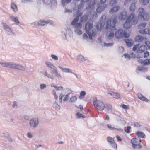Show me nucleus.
<instances>
[{"instance_id": "nucleus-24", "label": "nucleus", "mask_w": 150, "mask_h": 150, "mask_svg": "<svg viewBox=\"0 0 150 150\" xmlns=\"http://www.w3.org/2000/svg\"><path fill=\"white\" fill-rule=\"evenodd\" d=\"M45 64L49 68L52 69L56 68L54 65L49 62L46 61L45 62Z\"/></svg>"}, {"instance_id": "nucleus-36", "label": "nucleus", "mask_w": 150, "mask_h": 150, "mask_svg": "<svg viewBox=\"0 0 150 150\" xmlns=\"http://www.w3.org/2000/svg\"><path fill=\"white\" fill-rule=\"evenodd\" d=\"M76 116L78 118H84L85 117L84 115L81 114L80 112L76 113Z\"/></svg>"}, {"instance_id": "nucleus-26", "label": "nucleus", "mask_w": 150, "mask_h": 150, "mask_svg": "<svg viewBox=\"0 0 150 150\" xmlns=\"http://www.w3.org/2000/svg\"><path fill=\"white\" fill-rule=\"evenodd\" d=\"M58 67L62 71L64 72L67 73V72H70L72 73V71L71 70L68 68H63L61 67L60 66H59Z\"/></svg>"}, {"instance_id": "nucleus-23", "label": "nucleus", "mask_w": 150, "mask_h": 150, "mask_svg": "<svg viewBox=\"0 0 150 150\" xmlns=\"http://www.w3.org/2000/svg\"><path fill=\"white\" fill-rule=\"evenodd\" d=\"M136 135L138 136V137L144 138L146 137V135L144 133L142 132L137 131L136 133Z\"/></svg>"}, {"instance_id": "nucleus-2", "label": "nucleus", "mask_w": 150, "mask_h": 150, "mask_svg": "<svg viewBox=\"0 0 150 150\" xmlns=\"http://www.w3.org/2000/svg\"><path fill=\"white\" fill-rule=\"evenodd\" d=\"M138 21V19L136 16H135V14L134 13H132L129 15L124 24L123 27L126 29H129L131 27L130 23L132 25H134L137 23Z\"/></svg>"}, {"instance_id": "nucleus-41", "label": "nucleus", "mask_w": 150, "mask_h": 150, "mask_svg": "<svg viewBox=\"0 0 150 150\" xmlns=\"http://www.w3.org/2000/svg\"><path fill=\"white\" fill-rule=\"evenodd\" d=\"M79 21V19L78 18H76L74 19L71 23V25H75L77 23V22Z\"/></svg>"}, {"instance_id": "nucleus-16", "label": "nucleus", "mask_w": 150, "mask_h": 150, "mask_svg": "<svg viewBox=\"0 0 150 150\" xmlns=\"http://www.w3.org/2000/svg\"><path fill=\"white\" fill-rule=\"evenodd\" d=\"M139 17L141 20L147 21L149 19V16L148 13H145L143 14L142 16H140Z\"/></svg>"}, {"instance_id": "nucleus-20", "label": "nucleus", "mask_w": 150, "mask_h": 150, "mask_svg": "<svg viewBox=\"0 0 150 150\" xmlns=\"http://www.w3.org/2000/svg\"><path fill=\"white\" fill-rule=\"evenodd\" d=\"M107 126L108 127L110 130H113L114 129L117 130L118 131H120V132H123V130L121 128H116L114 127H112V125H111L108 124L107 125Z\"/></svg>"}, {"instance_id": "nucleus-48", "label": "nucleus", "mask_w": 150, "mask_h": 150, "mask_svg": "<svg viewBox=\"0 0 150 150\" xmlns=\"http://www.w3.org/2000/svg\"><path fill=\"white\" fill-rule=\"evenodd\" d=\"M131 129V127L129 126H128L127 129L125 130V132L129 134L130 133V130Z\"/></svg>"}, {"instance_id": "nucleus-62", "label": "nucleus", "mask_w": 150, "mask_h": 150, "mask_svg": "<svg viewBox=\"0 0 150 150\" xmlns=\"http://www.w3.org/2000/svg\"><path fill=\"white\" fill-rule=\"evenodd\" d=\"M22 3H26L27 2H30L33 1L32 0H21Z\"/></svg>"}, {"instance_id": "nucleus-46", "label": "nucleus", "mask_w": 150, "mask_h": 150, "mask_svg": "<svg viewBox=\"0 0 150 150\" xmlns=\"http://www.w3.org/2000/svg\"><path fill=\"white\" fill-rule=\"evenodd\" d=\"M74 26L77 29H81L82 27V25L80 23H78Z\"/></svg>"}, {"instance_id": "nucleus-8", "label": "nucleus", "mask_w": 150, "mask_h": 150, "mask_svg": "<svg viewBox=\"0 0 150 150\" xmlns=\"http://www.w3.org/2000/svg\"><path fill=\"white\" fill-rule=\"evenodd\" d=\"M39 123V120L38 118H34L31 119L29 122L30 126L33 128H35L38 125Z\"/></svg>"}, {"instance_id": "nucleus-51", "label": "nucleus", "mask_w": 150, "mask_h": 150, "mask_svg": "<svg viewBox=\"0 0 150 150\" xmlns=\"http://www.w3.org/2000/svg\"><path fill=\"white\" fill-rule=\"evenodd\" d=\"M113 45V43H107L105 42H104V46H106L107 47L112 46Z\"/></svg>"}, {"instance_id": "nucleus-57", "label": "nucleus", "mask_w": 150, "mask_h": 150, "mask_svg": "<svg viewBox=\"0 0 150 150\" xmlns=\"http://www.w3.org/2000/svg\"><path fill=\"white\" fill-rule=\"evenodd\" d=\"M46 85L44 84H42L40 85V88L41 90H43L46 87Z\"/></svg>"}, {"instance_id": "nucleus-60", "label": "nucleus", "mask_w": 150, "mask_h": 150, "mask_svg": "<svg viewBox=\"0 0 150 150\" xmlns=\"http://www.w3.org/2000/svg\"><path fill=\"white\" fill-rule=\"evenodd\" d=\"M111 145H112V147L114 148H115V147L117 148V144L115 143V142L114 140L113 142H112V143L111 144Z\"/></svg>"}, {"instance_id": "nucleus-32", "label": "nucleus", "mask_w": 150, "mask_h": 150, "mask_svg": "<svg viewBox=\"0 0 150 150\" xmlns=\"http://www.w3.org/2000/svg\"><path fill=\"white\" fill-rule=\"evenodd\" d=\"M11 8L12 9L14 12L17 11L18 10L17 6L14 3H11Z\"/></svg>"}, {"instance_id": "nucleus-55", "label": "nucleus", "mask_w": 150, "mask_h": 150, "mask_svg": "<svg viewBox=\"0 0 150 150\" xmlns=\"http://www.w3.org/2000/svg\"><path fill=\"white\" fill-rule=\"evenodd\" d=\"M51 58L55 60H58V57L56 55L54 54H52L51 55Z\"/></svg>"}, {"instance_id": "nucleus-17", "label": "nucleus", "mask_w": 150, "mask_h": 150, "mask_svg": "<svg viewBox=\"0 0 150 150\" xmlns=\"http://www.w3.org/2000/svg\"><path fill=\"white\" fill-rule=\"evenodd\" d=\"M119 8V6H116L111 8L109 12L111 14H113L117 11Z\"/></svg>"}, {"instance_id": "nucleus-44", "label": "nucleus", "mask_w": 150, "mask_h": 150, "mask_svg": "<svg viewBox=\"0 0 150 150\" xmlns=\"http://www.w3.org/2000/svg\"><path fill=\"white\" fill-rule=\"evenodd\" d=\"M7 67L14 69V66L15 64L12 63L8 62Z\"/></svg>"}, {"instance_id": "nucleus-15", "label": "nucleus", "mask_w": 150, "mask_h": 150, "mask_svg": "<svg viewBox=\"0 0 150 150\" xmlns=\"http://www.w3.org/2000/svg\"><path fill=\"white\" fill-rule=\"evenodd\" d=\"M127 17V13L125 11H122L120 14L119 18L121 20H125Z\"/></svg>"}, {"instance_id": "nucleus-19", "label": "nucleus", "mask_w": 150, "mask_h": 150, "mask_svg": "<svg viewBox=\"0 0 150 150\" xmlns=\"http://www.w3.org/2000/svg\"><path fill=\"white\" fill-rule=\"evenodd\" d=\"M135 3L134 1H132L131 4L130 5L129 7V10L130 11L132 12V13H134L136 8Z\"/></svg>"}, {"instance_id": "nucleus-58", "label": "nucleus", "mask_w": 150, "mask_h": 150, "mask_svg": "<svg viewBox=\"0 0 150 150\" xmlns=\"http://www.w3.org/2000/svg\"><path fill=\"white\" fill-rule=\"evenodd\" d=\"M80 11L78 10L77 14V17L76 18H78L79 19V17H80L82 15V13H80Z\"/></svg>"}, {"instance_id": "nucleus-31", "label": "nucleus", "mask_w": 150, "mask_h": 150, "mask_svg": "<svg viewBox=\"0 0 150 150\" xmlns=\"http://www.w3.org/2000/svg\"><path fill=\"white\" fill-rule=\"evenodd\" d=\"M114 34L113 32H110L109 33V35L107 36V39L110 40V41L112 40L114 37Z\"/></svg>"}, {"instance_id": "nucleus-18", "label": "nucleus", "mask_w": 150, "mask_h": 150, "mask_svg": "<svg viewBox=\"0 0 150 150\" xmlns=\"http://www.w3.org/2000/svg\"><path fill=\"white\" fill-rule=\"evenodd\" d=\"M14 69H16L25 71V68L22 65L15 64Z\"/></svg>"}, {"instance_id": "nucleus-10", "label": "nucleus", "mask_w": 150, "mask_h": 150, "mask_svg": "<svg viewBox=\"0 0 150 150\" xmlns=\"http://www.w3.org/2000/svg\"><path fill=\"white\" fill-rule=\"evenodd\" d=\"M124 31L122 29H121L117 30L115 33L116 37L118 39L123 37Z\"/></svg>"}, {"instance_id": "nucleus-53", "label": "nucleus", "mask_w": 150, "mask_h": 150, "mask_svg": "<svg viewBox=\"0 0 150 150\" xmlns=\"http://www.w3.org/2000/svg\"><path fill=\"white\" fill-rule=\"evenodd\" d=\"M107 140L111 144L112 142L114 141V140L112 139L111 137H108L107 138Z\"/></svg>"}, {"instance_id": "nucleus-47", "label": "nucleus", "mask_w": 150, "mask_h": 150, "mask_svg": "<svg viewBox=\"0 0 150 150\" xmlns=\"http://www.w3.org/2000/svg\"><path fill=\"white\" fill-rule=\"evenodd\" d=\"M53 107L56 109H60V106L58 104L57 102H55L53 104Z\"/></svg>"}, {"instance_id": "nucleus-43", "label": "nucleus", "mask_w": 150, "mask_h": 150, "mask_svg": "<svg viewBox=\"0 0 150 150\" xmlns=\"http://www.w3.org/2000/svg\"><path fill=\"white\" fill-rule=\"evenodd\" d=\"M117 3L116 0H111L109 3V5L111 6L115 5Z\"/></svg>"}, {"instance_id": "nucleus-1", "label": "nucleus", "mask_w": 150, "mask_h": 150, "mask_svg": "<svg viewBox=\"0 0 150 150\" xmlns=\"http://www.w3.org/2000/svg\"><path fill=\"white\" fill-rule=\"evenodd\" d=\"M106 16H102L100 18V22H98L96 25V28L98 30H100L102 28H105L108 30H110L113 31L116 29L115 24L117 20L114 18L112 21L108 20L106 19Z\"/></svg>"}, {"instance_id": "nucleus-5", "label": "nucleus", "mask_w": 150, "mask_h": 150, "mask_svg": "<svg viewBox=\"0 0 150 150\" xmlns=\"http://www.w3.org/2000/svg\"><path fill=\"white\" fill-rule=\"evenodd\" d=\"M93 104L94 107L99 110L102 111L104 109L105 104L103 102L96 100L93 101Z\"/></svg>"}, {"instance_id": "nucleus-3", "label": "nucleus", "mask_w": 150, "mask_h": 150, "mask_svg": "<svg viewBox=\"0 0 150 150\" xmlns=\"http://www.w3.org/2000/svg\"><path fill=\"white\" fill-rule=\"evenodd\" d=\"M93 25L92 23H90L89 22H87L85 25V30L86 33L88 35L89 38L90 40H92L93 36H94L95 34L94 32L91 30L93 28Z\"/></svg>"}, {"instance_id": "nucleus-28", "label": "nucleus", "mask_w": 150, "mask_h": 150, "mask_svg": "<svg viewBox=\"0 0 150 150\" xmlns=\"http://www.w3.org/2000/svg\"><path fill=\"white\" fill-rule=\"evenodd\" d=\"M147 68H144L141 66H138L136 70V71L137 73V70H138L139 71H144L145 70L147 71Z\"/></svg>"}, {"instance_id": "nucleus-63", "label": "nucleus", "mask_w": 150, "mask_h": 150, "mask_svg": "<svg viewBox=\"0 0 150 150\" xmlns=\"http://www.w3.org/2000/svg\"><path fill=\"white\" fill-rule=\"evenodd\" d=\"M145 34L150 35V30L148 28L145 29Z\"/></svg>"}, {"instance_id": "nucleus-56", "label": "nucleus", "mask_w": 150, "mask_h": 150, "mask_svg": "<svg viewBox=\"0 0 150 150\" xmlns=\"http://www.w3.org/2000/svg\"><path fill=\"white\" fill-rule=\"evenodd\" d=\"M129 34L127 33L126 32H125V31L124 32L123 36V37L127 38L129 37Z\"/></svg>"}, {"instance_id": "nucleus-13", "label": "nucleus", "mask_w": 150, "mask_h": 150, "mask_svg": "<svg viewBox=\"0 0 150 150\" xmlns=\"http://www.w3.org/2000/svg\"><path fill=\"white\" fill-rule=\"evenodd\" d=\"M108 93L117 99L119 98L120 96V94L118 93L114 92L111 91H108Z\"/></svg>"}, {"instance_id": "nucleus-22", "label": "nucleus", "mask_w": 150, "mask_h": 150, "mask_svg": "<svg viewBox=\"0 0 150 150\" xmlns=\"http://www.w3.org/2000/svg\"><path fill=\"white\" fill-rule=\"evenodd\" d=\"M138 96L139 99L143 101L146 102H148V99L146 97L143 96L140 93H138Z\"/></svg>"}, {"instance_id": "nucleus-50", "label": "nucleus", "mask_w": 150, "mask_h": 150, "mask_svg": "<svg viewBox=\"0 0 150 150\" xmlns=\"http://www.w3.org/2000/svg\"><path fill=\"white\" fill-rule=\"evenodd\" d=\"M43 2L47 5H49L51 2V0H42Z\"/></svg>"}, {"instance_id": "nucleus-14", "label": "nucleus", "mask_w": 150, "mask_h": 150, "mask_svg": "<svg viewBox=\"0 0 150 150\" xmlns=\"http://www.w3.org/2000/svg\"><path fill=\"white\" fill-rule=\"evenodd\" d=\"M105 111L107 113L111 112L112 110V107L111 105L109 104H106L105 105L104 107Z\"/></svg>"}, {"instance_id": "nucleus-9", "label": "nucleus", "mask_w": 150, "mask_h": 150, "mask_svg": "<svg viewBox=\"0 0 150 150\" xmlns=\"http://www.w3.org/2000/svg\"><path fill=\"white\" fill-rule=\"evenodd\" d=\"M51 76H52L54 78L56 77L59 79H61L62 76L60 73L58 72L56 68L51 70L50 71Z\"/></svg>"}, {"instance_id": "nucleus-27", "label": "nucleus", "mask_w": 150, "mask_h": 150, "mask_svg": "<svg viewBox=\"0 0 150 150\" xmlns=\"http://www.w3.org/2000/svg\"><path fill=\"white\" fill-rule=\"evenodd\" d=\"M134 39L136 42H139L143 41L144 38L141 35H138L135 37Z\"/></svg>"}, {"instance_id": "nucleus-38", "label": "nucleus", "mask_w": 150, "mask_h": 150, "mask_svg": "<svg viewBox=\"0 0 150 150\" xmlns=\"http://www.w3.org/2000/svg\"><path fill=\"white\" fill-rule=\"evenodd\" d=\"M84 3L81 0V3L79 6H78V11H80L81 9L84 6Z\"/></svg>"}, {"instance_id": "nucleus-29", "label": "nucleus", "mask_w": 150, "mask_h": 150, "mask_svg": "<svg viewBox=\"0 0 150 150\" xmlns=\"http://www.w3.org/2000/svg\"><path fill=\"white\" fill-rule=\"evenodd\" d=\"M10 18L12 21H14L16 23V24L19 23H20L18 19L14 16H10Z\"/></svg>"}, {"instance_id": "nucleus-4", "label": "nucleus", "mask_w": 150, "mask_h": 150, "mask_svg": "<svg viewBox=\"0 0 150 150\" xmlns=\"http://www.w3.org/2000/svg\"><path fill=\"white\" fill-rule=\"evenodd\" d=\"M141 142V140L139 137L133 138L130 141L132 147L134 149H140L142 148V147L140 144Z\"/></svg>"}, {"instance_id": "nucleus-34", "label": "nucleus", "mask_w": 150, "mask_h": 150, "mask_svg": "<svg viewBox=\"0 0 150 150\" xmlns=\"http://www.w3.org/2000/svg\"><path fill=\"white\" fill-rule=\"evenodd\" d=\"M139 2L142 3L143 5H146L149 2V0H139Z\"/></svg>"}, {"instance_id": "nucleus-25", "label": "nucleus", "mask_w": 150, "mask_h": 150, "mask_svg": "<svg viewBox=\"0 0 150 150\" xmlns=\"http://www.w3.org/2000/svg\"><path fill=\"white\" fill-rule=\"evenodd\" d=\"M62 92L64 94L69 95L72 93V91L71 89L67 88L64 89Z\"/></svg>"}, {"instance_id": "nucleus-30", "label": "nucleus", "mask_w": 150, "mask_h": 150, "mask_svg": "<svg viewBox=\"0 0 150 150\" xmlns=\"http://www.w3.org/2000/svg\"><path fill=\"white\" fill-rule=\"evenodd\" d=\"M88 19V16L87 15H84L81 18V22H86Z\"/></svg>"}, {"instance_id": "nucleus-40", "label": "nucleus", "mask_w": 150, "mask_h": 150, "mask_svg": "<svg viewBox=\"0 0 150 150\" xmlns=\"http://www.w3.org/2000/svg\"><path fill=\"white\" fill-rule=\"evenodd\" d=\"M142 63L144 64V65L150 64V59H146L144 60L143 61L142 63L141 62L142 64Z\"/></svg>"}, {"instance_id": "nucleus-42", "label": "nucleus", "mask_w": 150, "mask_h": 150, "mask_svg": "<svg viewBox=\"0 0 150 150\" xmlns=\"http://www.w3.org/2000/svg\"><path fill=\"white\" fill-rule=\"evenodd\" d=\"M125 41L127 46L129 47H130L132 46V43L129 39H126L125 40Z\"/></svg>"}, {"instance_id": "nucleus-64", "label": "nucleus", "mask_w": 150, "mask_h": 150, "mask_svg": "<svg viewBox=\"0 0 150 150\" xmlns=\"http://www.w3.org/2000/svg\"><path fill=\"white\" fill-rule=\"evenodd\" d=\"M138 46V45H135L133 48L132 50L134 51H135L137 49Z\"/></svg>"}, {"instance_id": "nucleus-52", "label": "nucleus", "mask_w": 150, "mask_h": 150, "mask_svg": "<svg viewBox=\"0 0 150 150\" xmlns=\"http://www.w3.org/2000/svg\"><path fill=\"white\" fill-rule=\"evenodd\" d=\"M133 125L134 127H139L141 126V125L139 124V123L138 122H134V123Z\"/></svg>"}, {"instance_id": "nucleus-61", "label": "nucleus", "mask_w": 150, "mask_h": 150, "mask_svg": "<svg viewBox=\"0 0 150 150\" xmlns=\"http://www.w3.org/2000/svg\"><path fill=\"white\" fill-rule=\"evenodd\" d=\"M149 55V53L148 52L146 51L144 52V57L145 58H147Z\"/></svg>"}, {"instance_id": "nucleus-54", "label": "nucleus", "mask_w": 150, "mask_h": 150, "mask_svg": "<svg viewBox=\"0 0 150 150\" xmlns=\"http://www.w3.org/2000/svg\"><path fill=\"white\" fill-rule=\"evenodd\" d=\"M8 62H0V64L3 67H7Z\"/></svg>"}, {"instance_id": "nucleus-21", "label": "nucleus", "mask_w": 150, "mask_h": 150, "mask_svg": "<svg viewBox=\"0 0 150 150\" xmlns=\"http://www.w3.org/2000/svg\"><path fill=\"white\" fill-rule=\"evenodd\" d=\"M43 75L47 77L48 78L50 79H54V78L52 76H51V75L48 73L46 71H43L42 72H41Z\"/></svg>"}, {"instance_id": "nucleus-11", "label": "nucleus", "mask_w": 150, "mask_h": 150, "mask_svg": "<svg viewBox=\"0 0 150 150\" xmlns=\"http://www.w3.org/2000/svg\"><path fill=\"white\" fill-rule=\"evenodd\" d=\"M50 22L49 21L40 20L38 22H35L34 23L37 25L44 26L45 25H47V24H49Z\"/></svg>"}, {"instance_id": "nucleus-45", "label": "nucleus", "mask_w": 150, "mask_h": 150, "mask_svg": "<svg viewBox=\"0 0 150 150\" xmlns=\"http://www.w3.org/2000/svg\"><path fill=\"white\" fill-rule=\"evenodd\" d=\"M71 0H61V2L63 5H64L65 3L67 4L71 2Z\"/></svg>"}, {"instance_id": "nucleus-59", "label": "nucleus", "mask_w": 150, "mask_h": 150, "mask_svg": "<svg viewBox=\"0 0 150 150\" xmlns=\"http://www.w3.org/2000/svg\"><path fill=\"white\" fill-rule=\"evenodd\" d=\"M124 56H125V58L129 60L130 59V57L129 54L125 53L124 54Z\"/></svg>"}, {"instance_id": "nucleus-12", "label": "nucleus", "mask_w": 150, "mask_h": 150, "mask_svg": "<svg viewBox=\"0 0 150 150\" xmlns=\"http://www.w3.org/2000/svg\"><path fill=\"white\" fill-rule=\"evenodd\" d=\"M65 94H64L62 92L59 96V101L61 103L62 102V98L64 96H65V97L64 98L63 101L64 102L68 100L69 95L67 94L65 95Z\"/></svg>"}, {"instance_id": "nucleus-35", "label": "nucleus", "mask_w": 150, "mask_h": 150, "mask_svg": "<svg viewBox=\"0 0 150 150\" xmlns=\"http://www.w3.org/2000/svg\"><path fill=\"white\" fill-rule=\"evenodd\" d=\"M77 59L78 61H80L82 62L84 61L86 59L84 58V57L81 55H79L78 56Z\"/></svg>"}, {"instance_id": "nucleus-33", "label": "nucleus", "mask_w": 150, "mask_h": 150, "mask_svg": "<svg viewBox=\"0 0 150 150\" xmlns=\"http://www.w3.org/2000/svg\"><path fill=\"white\" fill-rule=\"evenodd\" d=\"M139 17L141 16H142L143 14L145 13L144 9L141 8H139Z\"/></svg>"}, {"instance_id": "nucleus-39", "label": "nucleus", "mask_w": 150, "mask_h": 150, "mask_svg": "<svg viewBox=\"0 0 150 150\" xmlns=\"http://www.w3.org/2000/svg\"><path fill=\"white\" fill-rule=\"evenodd\" d=\"M77 99L76 96H73L70 98L69 102L70 103L74 102L76 101Z\"/></svg>"}, {"instance_id": "nucleus-37", "label": "nucleus", "mask_w": 150, "mask_h": 150, "mask_svg": "<svg viewBox=\"0 0 150 150\" xmlns=\"http://www.w3.org/2000/svg\"><path fill=\"white\" fill-rule=\"evenodd\" d=\"M86 93L84 91H82L80 92V96H79V98L80 99H82L86 95Z\"/></svg>"}, {"instance_id": "nucleus-7", "label": "nucleus", "mask_w": 150, "mask_h": 150, "mask_svg": "<svg viewBox=\"0 0 150 150\" xmlns=\"http://www.w3.org/2000/svg\"><path fill=\"white\" fill-rule=\"evenodd\" d=\"M107 0H100V4H101V6H98L96 9V11L98 13H100V12L103 11L107 7V5L105 4H104L105 3Z\"/></svg>"}, {"instance_id": "nucleus-49", "label": "nucleus", "mask_w": 150, "mask_h": 150, "mask_svg": "<svg viewBox=\"0 0 150 150\" xmlns=\"http://www.w3.org/2000/svg\"><path fill=\"white\" fill-rule=\"evenodd\" d=\"M118 51L119 52L122 53L124 51V48L122 46L120 47L119 48Z\"/></svg>"}, {"instance_id": "nucleus-6", "label": "nucleus", "mask_w": 150, "mask_h": 150, "mask_svg": "<svg viewBox=\"0 0 150 150\" xmlns=\"http://www.w3.org/2000/svg\"><path fill=\"white\" fill-rule=\"evenodd\" d=\"M2 24L3 25L4 30L7 33L8 35H10L15 34L14 32H13L12 29L6 23H2Z\"/></svg>"}]
</instances>
